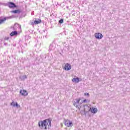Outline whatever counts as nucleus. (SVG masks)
Wrapping results in <instances>:
<instances>
[{"instance_id": "nucleus-1", "label": "nucleus", "mask_w": 130, "mask_h": 130, "mask_svg": "<svg viewBox=\"0 0 130 130\" xmlns=\"http://www.w3.org/2000/svg\"><path fill=\"white\" fill-rule=\"evenodd\" d=\"M47 121L49 122V125L48 123H47ZM51 121H52V119H51V118L45 119L43 121L41 120L39 122L38 125L41 129H42L43 127H44L45 129H47L48 125V128H50V127H51Z\"/></svg>"}, {"instance_id": "nucleus-2", "label": "nucleus", "mask_w": 130, "mask_h": 130, "mask_svg": "<svg viewBox=\"0 0 130 130\" xmlns=\"http://www.w3.org/2000/svg\"><path fill=\"white\" fill-rule=\"evenodd\" d=\"M81 100H82V98H78L73 101V105L75 106L76 108H78V106H81V104H82V103H80Z\"/></svg>"}, {"instance_id": "nucleus-3", "label": "nucleus", "mask_w": 130, "mask_h": 130, "mask_svg": "<svg viewBox=\"0 0 130 130\" xmlns=\"http://www.w3.org/2000/svg\"><path fill=\"white\" fill-rule=\"evenodd\" d=\"M10 9H15V8H17L18 6L14 2H8V4L6 5Z\"/></svg>"}, {"instance_id": "nucleus-4", "label": "nucleus", "mask_w": 130, "mask_h": 130, "mask_svg": "<svg viewBox=\"0 0 130 130\" xmlns=\"http://www.w3.org/2000/svg\"><path fill=\"white\" fill-rule=\"evenodd\" d=\"M64 124L66 126H68V127H72L73 126V122L70 121V120L67 119L66 120V121L64 122Z\"/></svg>"}, {"instance_id": "nucleus-5", "label": "nucleus", "mask_w": 130, "mask_h": 130, "mask_svg": "<svg viewBox=\"0 0 130 130\" xmlns=\"http://www.w3.org/2000/svg\"><path fill=\"white\" fill-rule=\"evenodd\" d=\"M87 107L89 109V111H90L91 113H93V114L97 113L98 111V110L97 109V108H95L94 107H92V108H89V107Z\"/></svg>"}, {"instance_id": "nucleus-6", "label": "nucleus", "mask_w": 130, "mask_h": 130, "mask_svg": "<svg viewBox=\"0 0 130 130\" xmlns=\"http://www.w3.org/2000/svg\"><path fill=\"white\" fill-rule=\"evenodd\" d=\"M94 37L96 39H102L103 38V35L100 32H96L94 35Z\"/></svg>"}, {"instance_id": "nucleus-7", "label": "nucleus", "mask_w": 130, "mask_h": 130, "mask_svg": "<svg viewBox=\"0 0 130 130\" xmlns=\"http://www.w3.org/2000/svg\"><path fill=\"white\" fill-rule=\"evenodd\" d=\"M14 18V16H11L7 17H4L3 19H0V25L1 24H3L5 21H6L8 19H13Z\"/></svg>"}, {"instance_id": "nucleus-8", "label": "nucleus", "mask_w": 130, "mask_h": 130, "mask_svg": "<svg viewBox=\"0 0 130 130\" xmlns=\"http://www.w3.org/2000/svg\"><path fill=\"white\" fill-rule=\"evenodd\" d=\"M72 69V66H71V64L67 63L65 64V66L64 67V70L65 71H70Z\"/></svg>"}, {"instance_id": "nucleus-9", "label": "nucleus", "mask_w": 130, "mask_h": 130, "mask_svg": "<svg viewBox=\"0 0 130 130\" xmlns=\"http://www.w3.org/2000/svg\"><path fill=\"white\" fill-rule=\"evenodd\" d=\"M20 93L22 96H27L28 95V91L26 90H21Z\"/></svg>"}, {"instance_id": "nucleus-10", "label": "nucleus", "mask_w": 130, "mask_h": 130, "mask_svg": "<svg viewBox=\"0 0 130 130\" xmlns=\"http://www.w3.org/2000/svg\"><path fill=\"white\" fill-rule=\"evenodd\" d=\"M10 105L11 106H13V107H17V108L20 107V106L19 104H18V103L17 102L15 103V102H12V103H11Z\"/></svg>"}, {"instance_id": "nucleus-11", "label": "nucleus", "mask_w": 130, "mask_h": 130, "mask_svg": "<svg viewBox=\"0 0 130 130\" xmlns=\"http://www.w3.org/2000/svg\"><path fill=\"white\" fill-rule=\"evenodd\" d=\"M10 35L11 37H13V36H17L18 35V31H13L10 33Z\"/></svg>"}, {"instance_id": "nucleus-12", "label": "nucleus", "mask_w": 130, "mask_h": 130, "mask_svg": "<svg viewBox=\"0 0 130 130\" xmlns=\"http://www.w3.org/2000/svg\"><path fill=\"white\" fill-rule=\"evenodd\" d=\"M21 12L22 11H21V10H20L19 9H17L11 11V13H13V14H20L21 13Z\"/></svg>"}, {"instance_id": "nucleus-13", "label": "nucleus", "mask_w": 130, "mask_h": 130, "mask_svg": "<svg viewBox=\"0 0 130 130\" xmlns=\"http://www.w3.org/2000/svg\"><path fill=\"white\" fill-rule=\"evenodd\" d=\"M72 81L75 83H79V82H80V78L79 77H77L76 78H73L72 80Z\"/></svg>"}, {"instance_id": "nucleus-14", "label": "nucleus", "mask_w": 130, "mask_h": 130, "mask_svg": "<svg viewBox=\"0 0 130 130\" xmlns=\"http://www.w3.org/2000/svg\"><path fill=\"white\" fill-rule=\"evenodd\" d=\"M34 24L35 25H37V24H40L41 23L42 21L41 19H38V20H34Z\"/></svg>"}, {"instance_id": "nucleus-15", "label": "nucleus", "mask_w": 130, "mask_h": 130, "mask_svg": "<svg viewBox=\"0 0 130 130\" xmlns=\"http://www.w3.org/2000/svg\"><path fill=\"white\" fill-rule=\"evenodd\" d=\"M58 23H59V24H62V23H63V19H60L58 21Z\"/></svg>"}, {"instance_id": "nucleus-16", "label": "nucleus", "mask_w": 130, "mask_h": 130, "mask_svg": "<svg viewBox=\"0 0 130 130\" xmlns=\"http://www.w3.org/2000/svg\"><path fill=\"white\" fill-rule=\"evenodd\" d=\"M88 103V100L85 99L82 102V103Z\"/></svg>"}, {"instance_id": "nucleus-17", "label": "nucleus", "mask_w": 130, "mask_h": 130, "mask_svg": "<svg viewBox=\"0 0 130 130\" xmlns=\"http://www.w3.org/2000/svg\"><path fill=\"white\" fill-rule=\"evenodd\" d=\"M88 112H89V109H88V111L86 110V109H84V115H86V114H87V113H88Z\"/></svg>"}, {"instance_id": "nucleus-18", "label": "nucleus", "mask_w": 130, "mask_h": 130, "mask_svg": "<svg viewBox=\"0 0 130 130\" xmlns=\"http://www.w3.org/2000/svg\"><path fill=\"white\" fill-rule=\"evenodd\" d=\"M30 25H32V26H33V25H35V23H34V20L30 21Z\"/></svg>"}, {"instance_id": "nucleus-19", "label": "nucleus", "mask_w": 130, "mask_h": 130, "mask_svg": "<svg viewBox=\"0 0 130 130\" xmlns=\"http://www.w3.org/2000/svg\"><path fill=\"white\" fill-rule=\"evenodd\" d=\"M52 47H53L52 45L51 44V45H50V46H49L50 51V50H52Z\"/></svg>"}, {"instance_id": "nucleus-20", "label": "nucleus", "mask_w": 130, "mask_h": 130, "mask_svg": "<svg viewBox=\"0 0 130 130\" xmlns=\"http://www.w3.org/2000/svg\"><path fill=\"white\" fill-rule=\"evenodd\" d=\"M85 96H90V94L88 92H86L84 93Z\"/></svg>"}, {"instance_id": "nucleus-21", "label": "nucleus", "mask_w": 130, "mask_h": 130, "mask_svg": "<svg viewBox=\"0 0 130 130\" xmlns=\"http://www.w3.org/2000/svg\"><path fill=\"white\" fill-rule=\"evenodd\" d=\"M23 80H24V79H27V76L26 75H24L23 76Z\"/></svg>"}, {"instance_id": "nucleus-22", "label": "nucleus", "mask_w": 130, "mask_h": 130, "mask_svg": "<svg viewBox=\"0 0 130 130\" xmlns=\"http://www.w3.org/2000/svg\"><path fill=\"white\" fill-rule=\"evenodd\" d=\"M9 39H10V38L6 37V38H5L4 40H9Z\"/></svg>"}, {"instance_id": "nucleus-23", "label": "nucleus", "mask_w": 130, "mask_h": 130, "mask_svg": "<svg viewBox=\"0 0 130 130\" xmlns=\"http://www.w3.org/2000/svg\"><path fill=\"white\" fill-rule=\"evenodd\" d=\"M4 45L5 46H7V45H8V43H7V42H4Z\"/></svg>"}, {"instance_id": "nucleus-24", "label": "nucleus", "mask_w": 130, "mask_h": 130, "mask_svg": "<svg viewBox=\"0 0 130 130\" xmlns=\"http://www.w3.org/2000/svg\"><path fill=\"white\" fill-rule=\"evenodd\" d=\"M86 106V105H83V108H85V107Z\"/></svg>"}, {"instance_id": "nucleus-25", "label": "nucleus", "mask_w": 130, "mask_h": 130, "mask_svg": "<svg viewBox=\"0 0 130 130\" xmlns=\"http://www.w3.org/2000/svg\"><path fill=\"white\" fill-rule=\"evenodd\" d=\"M4 5V4L3 3H0V5Z\"/></svg>"}, {"instance_id": "nucleus-26", "label": "nucleus", "mask_w": 130, "mask_h": 130, "mask_svg": "<svg viewBox=\"0 0 130 130\" xmlns=\"http://www.w3.org/2000/svg\"><path fill=\"white\" fill-rule=\"evenodd\" d=\"M16 46V45H14V46Z\"/></svg>"}]
</instances>
